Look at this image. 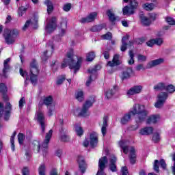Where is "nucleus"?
I'll use <instances>...</instances> for the list:
<instances>
[{
    "label": "nucleus",
    "instance_id": "nucleus-1",
    "mask_svg": "<svg viewBox=\"0 0 175 175\" xmlns=\"http://www.w3.org/2000/svg\"><path fill=\"white\" fill-rule=\"evenodd\" d=\"M74 52L73 49H69L66 55V58L63 60L62 63V68H66L69 66L71 70H74V73H77L78 70H80V66H81V62H83V57H77V63L75 62L73 59Z\"/></svg>",
    "mask_w": 175,
    "mask_h": 175
},
{
    "label": "nucleus",
    "instance_id": "nucleus-2",
    "mask_svg": "<svg viewBox=\"0 0 175 175\" xmlns=\"http://www.w3.org/2000/svg\"><path fill=\"white\" fill-rule=\"evenodd\" d=\"M20 75L24 77L25 80H30L33 85H36L38 83V75H39V69L36 60H33L30 64V72L28 73L27 71L20 68Z\"/></svg>",
    "mask_w": 175,
    "mask_h": 175
},
{
    "label": "nucleus",
    "instance_id": "nucleus-3",
    "mask_svg": "<svg viewBox=\"0 0 175 175\" xmlns=\"http://www.w3.org/2000/svg\"><path fill=\"white\" fill-rule=\"evenodd\" d=\"M130 112L133 116H136V114L138 116L136 118L137 124L143 122L148 114V111L146 109V106L140 104H135Z\"/></svg>",
    "mask_w": 175,
    "mask_h": 175
},
{
    "label": "nucleus",
    "instance_id": "nucleus-4",
    "mask_svg": "<svg viewBox=\"0 0 175 175\" xmlns=\"http://www.w3.org/2000/svg\"><path fill=\"white\" fill-rule=\"evenodd\" d=\"M53 136V130H50L49 133H46L45 136V139L42 145L39 143V141H34L33 142V150L36 152H41L42 155H46L47 153V150L49 148V143H50V139Z\"/></svg>",
    "mask_w": 175,
    "mask_h": 175
},
{
    "label": "nucleus",
    "instance_id": "nucleus-5",
    "mask_svg": "<svg viewBox=\"0 0 175 175\" xmlns=\"http://www.w3.org/2000/svg\"><path fill=\"white\" fill-rule=\"evenodd\" d=\"M119 146L122 148L124 154H128L129 152V159L132 165L136 163V151L135 148L129 147V142L122 139L119 142Z\"/></svg>",
    "mask_w": 175,
    "mask_h": 175
},
{
    "label": "nucleus",
    "instance_id": "nucleus-6",
    "mask_svg": "<svg viewBox=\"0 0 175 175\" xmlns=\"http://www.w3.org/2000/svg\"><path fill=\"white\" fill-rule=\"evenodd\" d=\"M53 102H54L53 96H48L42 97L39 103V106H42V105L49 106L48 109V116L49 117H51V116H53V113L55 111V107L53 105Z\"/></svg>",
    "mask_w": 175,
    "mask_h": 175
},
{
    "label": "nucleus",
    "instance_id": "nucleus-7",
    "mask_svg": "<svg viewBox=\"0 0 175 175\" xmlns=\"http://www.w3.org/2000/svg\"><path fill=\"white\" fill-rule=\"evenodd\" d=\"M18 35V30L13 29L12 30L9 29H5L3 36L7 44H13L16 42V38Z\"/></svg>",
    "mask_w": 175,
    "mask_h": 175
},
{
    "label": "nucleus",
    "instance_id": "nucleus-8",
    "mask_svg": "<svg viewBox=\"0 0 175 175\" xmlns=\"http://www.w3.org/2000/svg\"><path fill=\"white\" fill-rule=\"evenodd\" d=\"M54 40L59 42V38L57 40L55 37L53 38V40H50L46 43V50L43 53L41 56L42 61H46L47 58H50V57L53 55V53H54Z\"/></svg>",
    "mask_w": 175,
    "mask_h": 175
},
{
    "label": "nucleus",
    "instance_id": "nucleus-9",
    "mask_svg": "<svg viewBox=\"0 0 175 175\" xmlns=\"http://www.w3.org/2000/svg\"><path fill=\"white\" fill-rule=\"evenodd\" d=\"M95 103V98L92 97L85 102L80 110L79 116L81 117H88L90 116V107Z\"/></svg>",
    "mask_w": 175,
    "mask_h": 175
},
{
    "label": "nucleus",
    "instance_id": "nucleus-10",
    "mask_svg": "<svg viewBox=\"0 0 175 175\" xmlns=\"http://www.w3.org/2000/svg\"><path fill=\"white\" fill-rule=\"evenodd\" d=\"M124 2L126 3H128V2H130V8L129 6H125L122 9L123 14L124 16H131V14H133L135 13V9L137 8L138 3L136 0H123Z\"/></svg>",
    "mask_w": 175,
    "mask_h": 175
},
{
    "label": "nucleus",
    "instance_id": "nucleus-11",
    "mask_svg": "<svg viewBox=\"0 0 175 175\" xmlns=\"http://www.w3.org/2000/svg\"><path fill=\"white\" fill-rule=\"evenodd\" d=\"M12 110V105L10 103H6L5 107L3 109V104L0 103V117L4 116V120L8 121L10 117V111Z\"/></svg>",
    "mask_w": 175,
    "mask_h": 175
},
{
    "label": "nucleus",
    "instance_id": "nucleus-12",
    "mask_svg": "<svg viewBox=\"0 0 175 175\" xmlns=\"http://www.w3.org/2000/svg\"><path fill=\"white\" fill-rule=\"evenodd\" d=\"M57 19L55 17H52L51 19H46V26L45 27L46 32L48 33H51L54 32L57 29Z\"/></svg>",
    "mask_w": 175,
    "mask_h": 175
},
{
    "label": "nucleus",
    "instance_id": "nucleus-13",
    "mask_svg": "<svg viewBox=\"0 0 175 175\" xmlns=\"http://www.w3.org/2000/svg\"><path fill=\"white\" fill-rule=\"evenodd\" d=\"M167 93L166 92H161L157 96V102L154 104V107L156 109H161L165 105V102H166V99H167Z\"/></svg>",
    "mask_w": 175,
    "mask_h": 175
},
{
    "label": "nucleus",
    "instance_id": "nucleus-14",
    "mask_svg": "<svg viewBox=\"0 0 175 175\" xmlns=\"http://www.w3.org/2000/svg\"><path fill=\"white\" fill-rule=\"evenodd\" d=\"M106 163H107V157H103L99 159L98 170L97 172L96 175H106V173H105Z\"/></svg>",
    "mask_w": 175,
    "mask_h": 175
},
{
    "label": "nucleus",
    "instance_id": "nucleus-15",
    "mask_svg": "<svg viewBox=\"0 0 175 175\" xmlns=\"http://www.w3.org/2000/svg\"><path fill=\"white\" fill-rule=\"evenodd\" d=\"M100 68V66H96L95 68H90L88 70V72L90 73V76L88 77L87 81H86V85L87 87H90L91 85V83L96 79V70Z\"/></svg>",
    "mask_w": 175,
    "mask_h": 175
},
{
    "label": "nucleus",
    "instance_id": "nucleus-16",
    "mask_svg": "<svg viewBox=\"0 0 175 175\" xmlns=\"http://www.w3.org/2000/svg\"><path fill=\"white\" fill-rule=\"evenodd\" d=\"M36 120L38 121L40 124L41 129L42 132H44L45 125H44V114L42 110L39 109L36 113Z\"/></svg>",
    "mask_w": 175,
    "mask_h": 175
},
{
    "label": "nucleus",
    "instance_id": "nucleus-17",
    "mask_svg": "<svg viewBox=\"0 0 175 175\" xmlns=\"http://www.w3.org/2000/svg\"><path fill=\"white\" fill-rule=\"evenodd\" d=\"M117 157L114 154H111L108 160V165L111 172H117Z\"/></svg>",
    "mask_w": 175,
    "mask_h": 175
},
{
    "label": "nucleus",
    "instance_id": "nucleus-18",
    "mask_svg": "<svg viewBox=\"0 0 175 175\" xmlns=\"http://www.w3.org/2000/svg\"><path fill=\"white\" fill-rule=\"evenodd\" d=\"M142 91H143L142 85H135L127 91V95H129V96H131L132 95H137L138 94H142Z\"/></svg>",
    "mask_w": 175,
    "mask_h": 175
},
{
    "label": "nucleus",
    "instance_id": "nucleus-19",
    "mask_svg": "<svg viewBox=\"0 0 175 175\" xmlns=\"http://www.w3.org/2000/svg\"><path fill=\"white\" fill-rule=\"evenodd\" d=\"M98 17L97 12H92L87 17L82 18L80 20V23L84 24L85 23H92V21H95V19Z\"/></svg>",
    "mask_w": 175,
    "mask_h": 175
},
{
    "label": "nucleus",
    "instance_id": "nucleus-20",
    "mask_svg": "<svg viewBox=\"0 0 175 175\" xmlns=\"http://www.w3.org/2000/svg\"><path fill=\"white\" fill-rule=\"evenodd\" d=\"M38 18H39L38 16H33V18H31V19L30 21H27L25 25L23 27V30L27 31V29H28V27H29V25H31V27L33 28H35L33 27V25H36V24H38Z\"/></svg>",
    "mask_w": 175,
    "mask_h": 175
},
{
    "label": "nucleus",
    "instance_id": "nucleus-21",
    "mask_svg": "<svg viewBox=\"0 0 175 175\" xmlns=\"http://www.w3.org/2000/svg\"><path fill=\"white\" fill-rule=\"evenodd\" d=\"M77 163L79 165L81 173H85V170L87 169V163H85L84 157L79 156L77 159Z\"/></svg>",
    "mask_w": 175,
    "mask_h": 175
},
{
    "label": "nucleus",
    "instance_id": "nucleus-22",
    "mask_svg": "<svg viewBox=\"0 0 175 175\" xmlns=\"http://www.w3.org/2000/svg\"><path fill=\"white\" fill-rule=\"evenodd\" d=\"M165 62L164 58H159L154 60H152L148 62L146 65L147 69H150L151 68H154V66H157V65H161V64H163Z\"/></svg>",
    "mask_w": 175,
    "mask_h": 175
},
{
    "label": "nucleus",
    "instance_id": "nucleus-23",
    "mask_svg": "<svg viewBox=\"0 0 175 175\" xmlns=\"http://www.w3.org/2000/svg\"><path fill=\"white\" fill-rule=\"evenodd\" d=\"M90 145L92 147H96L98 145V133L92 132L90 133Z\"/></svg>",
    "mask_w": 175,
    "mask_h": 175
},
{
    "label": "nucleus",
    "instance_id": "nucleus-24",
    "mask_svg": "<svg viewBox=\"0 0 175 175\" xmlns=\"http://www.w3.org/2000/svg\"><path fill=\"white\" fill-rule=\"evenodd\" d=\"M120 55H115L113 56V60L109 61L107 64L108 66H111V68H113V66H117V65H120L121 64V61H120Z\"/></svg>",
    "mask_w": 175,
    "mask_h": 175
},
{
    "label": "nucleus",
    "instance_id": "nucleus-25",
    "mask_svg": "<svg viewBox=\"0 0 175 175\" xmlns=\"http://www.w3.org/2000/svg\"><path fill=\"white\" fill-rule=\"evenodd\" d=\"M154 132V129L152 127H144L139 130V135L142 136H148V135H151Z\"/></svg>",
    "mask_w": 175,
    "mask_h": 175
},
{
    "label": "nucleus",
    "instance_id": "nucleus-26",
    "mask_svg": "<svg viewBox=\"0 0 175 175\" xmlns=\"http://www.w3.org/2000/svg\"><path fill=\"white\" fill-rule=\"evenodd\" d=\"M66 133H68V131L65 130L63 128L60 129L59 138L62 142H69V140L70 139V138L68 136V135H66Z\"/></svg>",
    "mask_w": 175,
    "mask_h": 175
},
{
    "label": "nucleus",
    "instance_id": "nucleus-27",
    "mask_svg": "<svg viewBox=\"0 0 175 175\" xmlns=\"http://www.w3.org/2000/svg\"><path fill=\"white\" fill-rule=\"evenodd\" d=\"M161 120V116L152 115L146 120L147 124H157Z\"/></svg>",
    "mask_w": 175,
    "mask_h": 175
},
{
    "label": "nucleus",
    "instance_id": "nucleus-28",
    "mask_svg": "<svg viewBox=\"0 0 175 175\" xmlns=\"http://www.w3.org/2000/svg\"><path fill=\"white\" fill-rule=\"evenodd\" d=\"M116 92H117V88L114 86L111 89L105 90V95L107 99H110V98H112Z\"/></svg>",
    "mask_w": 175,
    "mask_h": 175
},
{
    "label": "nucleus",
    "instance_id": "nucleus-29",
    "mask_svg": "<svg viewBox=\"0 0 175 175\" xmlns=\"http://www.w3.org/2000/svg\"><path fill=\"white\" fill-rule=\"evenodd\" d=\"M107 121H109V117L105 116L103 118V126L101 127V132L103 136H105L107 132Z\"/></svg>",
    "mask_w": 175,
    "mask_h": 175
},
{
    "label": "nucleus",
    "instance_id": "nucleus-30",
    "mask_svg": "<svg viewBox=\"0 0 175 175\" xmlns=\"http://www.w3.org/2000/svg\"><path fill=\"white\" fill-rule=\"evenodd\" d=\"M133 115L129 111V113L124 114V116L121 118V124L125 125V124H128L129 121H131V118Z\"/></svg>",
    "mask_w": 175,
    "mask_h": 175
},
{
    "label": "nucleus",
    "instance_id": "nucleus-31",
    "mask_svg": "<svg viewBox=\"0 0 175 175\" xmlns=\"http://www.w3.org/2000/svg\"><path fill=\"white\" fill-rule=\"evenodd\" d=\"M133 73V70L132 68H129L126 70H124L122 74V79L124 80V79H129L131 77V75Z\"/></svg>",
    "mask_w": 175,
    "mask_h": 175
},
{
    "label": "nucleus",
    "instance_id": "nucleus-32",
    "mask_svg": "<svg viewBox=\"0 0 175 175\" xmlns=\"http://www.w3.org/2000/svg\"><path fill=\"white\" fill-rule=\"evenodd\" d=\"M9 62H10V58H8L4 61V68L3 69V73L4 76L6 77V73L9 72V70L10 69V66H9Z\"/></svg>",
    "mask_w": 175,
    "mask_h": 175
},
{
    "label": "nucleus",
    "instance_id": "nucleus-33",
    "mask_svg": "<svg viewBox=\"0 0 175 175\" xmlns=\"http://www.w3.org/2000/svg\"><path fill=\"white\" fill-rule=\"evenodd\" d=\"M129 39V36L128 35L124 36L122 38V46L120 48L121 51H125V50H126V46H128V44H126V41H128Z\"/></svg>",
    "mask_w": 175,
    "mask_h": 175
},
{
    "label": "nucleus",
    "instance_id": "nucleus-34",
    "mask_svg": "<svg viewBox=\"0 0 175 175\" xmlns=\"http://www.w3.org/2000/svg\"><path fill=\"white\" fill-rule=\"evenodd\" d=\"M75 131L77 136H83V135L84 134V130L80 124H75Z\"/></svg>",
    "mask_w": 175,
    "mask_h": 175
},
{
    "label": "nucleus",
    "instance_id": "nucleus-35",
    "mask_svg": "<svg viewBox=\"0 0 175 175\" xmlns=\"http://www.w3.org/2000/svg\"><path fill=\"white\" fill-rule=\"evenodd\" d=\"M167 84L163 83H159L157 85H156L154 88V90H157V91H165L166 87Z\"/></svg>",
    "mask_w": 175,
    "mask_h": 175
},
{
    "label": "nucleus",
    "instance_id": "nucleus-36",
    "mask_svg": "<svg viewBox=\"0 0 175 175\" xmlns=\"http://www.w3.org/2000/svg\"><path fill=\"white\" fill-rule=\"evenodd\" d=\"M44 3L47 6V12L50 14V13L54 10V5H53V3L49 0H46Z\"/></svg>",
    "mask_w": 175,
    "mask_h": 175
},
{
    "label": "nucleus",
    "instance_id": "nucleus-37",
    "mask_svg": "<svg viewBox=\"0 0 175 175\" xmlns=\"http://www.w3.org/2000/svg\"><path fill=\"white\" fill-rule=\"evenodd\" d=\"M75 98L79 102H83L84 100V92L81 90L77 91L75 94Z\"/></svg>",
    "mask_w": 175,
    "mask_h": 175
},
{
    "label": "nucleus",
    "instance_id": "nucleus-38",
    "mask_svg": "<svg viewBox=\"0 0 175 175\" xmlns=\"http://www.w3.org/2000/svg\"><path fill=\"white\" fill-rule=\"evenodd\" d=\"M142 8L147 11L154 10L155 9V4L146 3L142 5Z\"/></svg>",
    "mask_w": 175,
    "mask_h": 175
},
{
    "label": "nucleus",
    "instance_id": "nucleus-39",
    "mask_svg": "<svg viewBox=\"0 0 175 175\" xmlns=\"http://www.w3.org/2000/svg\"><path fill=\"white\" fill-rule=\"evenodd\" d=\"M94 59H95L94 52L91 51L86 54V61H88V62H91L94 61Z\"/></svg>",
    "mask_w": 175,
    "mask_h": 175
},
{
    "label": "nucleus",
    "instance_id": "nucleus-40",
    "mask_svg": "<svg viewBox=\"0 0 175 175\" xmlns=\"http://www.w3.org/2000/svg\"><path fill=\"white\" fill-rule=\"evenodd\" d=\"M141 22L144 25H150L151 24V19L144 16H141Z\"/></svg>",
    "mask_w": 175,
    "mask_h": 175
},
{
    "label": "nucleus",
    "instance_id": "nucleus-41",
    "mask_svg": "<svg viewBox=\"0 0 175 175\" xmlns=\"http://www.w3.org/2000/svg\"><path fill=\"white\" fill-rule=\"evenodd\" d=\"M107 15L108 16L110 21H116V20H117V18L116 17L114 12H113L111 10L107 11Z\"/></svg>",
    "mask_w": 175,
    "mask_h": 175
},
{
    "label": "nucleus",
    "instance_id": "nucleus-42",
    "mask_svg": "<svg viewBox=\"0 0 175 175\" xmlns=\"http://www.w3.org/2000/svg\"><path fill=\"white\" fill-rule=\"evenodd\" d=\"M105 27V25H95L92 27L91 31L92 32H99V31H102V29H103Z\"/></svg>",
    "mask_w": 175,
    "mask_h": 175
},
{
    "label": "nucleus",
    "instance_id": "nucleus-43",
    "mask_svg": "<svg viewBox=\"0 0 175 175\" xmlns=\"http://www.w3.org/2000/svg\"><path fill=\"white\" fill-rule=\"evenodd\" d=\"M39 175H46V165L44 164H41L38 168Z\"/></svg>",
    "mask_w": 175,
    "mask_h": 175
},
{
    "label": "nucleus",
    "instance_id": "nucleus-44",
    "mask_svg": "<svg viewBox=\"0 0 175 175\" xmlns=\"http://www.w3.org/2000/svg\"><path fill=\"white\" fill-rule=\"evenodd\" d=\"M27 10H28V7L22 6L19 8L18 10V16H20V17L23 16Z\"/></svg>",
    "mask_w": 175,
    "mask_h": 175
},
{
    "label": "nucleus",
    "instance_id": "nucleus-45",
    "mask_svg": "<svg viewBox=\"0 0 175 175\" xmlns=\"http://www.w3.org/2000/svg\"><path fill=\"white\" fill-rule=\"evenodd\" d=\"M129 55L130 57V59L129 60V65H133V64H135V59L133 58H135V54H133V51H130L129 53Z\"/></svg>",
    "mask_w": 175,
    "mask_h": 175
},
{
    "label": "nucleus",
    "instance_id": "nucleus-46",
    "mask_svg": "<svg viewBox=\"0 0 175 175\" xmlns=\"http://www.w3.org/2000/svg\"><path fill=\"white\" fill-rule=\"evenodd\" d=\"M165 91L169 94H173L175 91V87L173 85H167L165 88Z\"/></svg>",
    "mask_w": 175,
    "mask_h": 175
},
{
    "label": "nucleus",
    "instance_id": "nucleus-47",
    "mask_svg": "<svg viewBox=\"0 0 175 175\" xmlns=\"http://www.w3.org/2000/svg\"><path fill=\"white\" fill-rule=\"evenodd\" d=\"M16 131H14L13 135L11 136V138H10L12 151H14V137H16Z\"/></svg>",
    "mask_w": 175,
    "mask_h": 175
},
{
    "label": "nucleus",
    "instance_id": "nucleus-48",
    "mask_svg": "<svg viewBox=\"0 0 175 175\" xmlns=\"http://www.w3.org/2000/svg\"><path fill=\"white\" fill-rule=\"evenodd\" d=\"M159 140H161V136L159 135V133H154L153 136H152V141L154 143H158V142H159Z\"/></svg>",
    "mask_w": 175,
    "mask_h": 175
},
{
    "label": "nucleus",
    "instance_id": "nucleus-49",
    "mask_svg": "<svg viewBox=\"0 0 175 175\" xmlns=\"http://www.w3.org/2000/svg\"><path fill=\"white\" fill-rule=\"evenodd\" d=\"M25 139V135L23 133H19L18 135V140L19 144H23L24 143V139Z\"/></svg>",
    "mask_w": 175,
    "mask_h": 175
},
{
    "label": "nucleus",
    "instance_id": "nucleus-50",
    "mask_svg": "<svg viewBox=\"0 0 175 175\" xmlns=\"http://www.w3.org/2000/svg\"><path fill=\"white\" fill-rule=\"evenodd\" d=\"M72 9V4L70 3L64 4L63 6V10L64 12H69Z\"/></svg>",
    "mask_w": 175,
    "mask_h": 175
},
{
    "label": "nucleus",
    "instance_id": "nucleus-51",
    "mask_svg": "<svg viewBox=\"0 0 175 175\" xmlns=\"http://www.w3.org/2000/svg\"><path fill=\"white\" fill-rule=\"evenodd\" d=\"M25 104V97H22L18 102L19 109H23L24 107Z\"/></svg>",
    "mask_w": 175,
    "mask_h": 175
},
{
    "label": "nucleus",
    "instance_id": "nucleus-52",
    "mask_svg": "<svg viewBox=\"0 0 175 175\" xmlns=\"http://www.w3.org/2000/svg\"><path fill=\"white\" fill-rule=\"evenodd\" d=\"M165 21L169 24L170 25H175V21L173 19V18L167 17L165 18Z\"/></svg>",
    "mask_w": 175,
    "mask_h": 175
},
{
    "label": "nucleus",
    "instance_id": "nucleus-53",
    "mask_svg": "<svg viewBox=\"0 0 175 175\" xmlns=\"http://www.w3.org/2000/svg\"><path fill=\"white\" fill-rule=\"evenodd\" d=\"M137 59L139 62H144V61H146L147 57L143 55H138Z\"/></svg>",
    "mask_w": 175,
    "mask_h": 175
},
{
    "label": "nucleus",
    "instance_id": "nucleus-54",
    "mask_svg": "<svg viewBox=\"0 0 175 175\" xmlns=\"http://www.w3.org/2000/svg\"><path fill=\"white\" fill-rule=\"evenodd\" d=\"M7 91L6 85L5 83H2L0 84V92L2 94H5V92Z\"/></svg>",
    "mask_w": 175,
    "mask_h": 175
},
{
    "label": "nucleus",
    "instance_id": "nucleus-55",
    "mask_svg": "<svg viewBox=\"0 0 175 175\" xmlns=\"http://www.w3.org/2000/svg\"><path fill=\"white\" fill-rule=\"evenodd\" d=\"M154 44H157V46H161L162 43H163V40L162 38H157L156 39H154Z\"/></svg>",
    "mask_w": 175,
    "mask_h": 175
},
{
    "label": "nucleus",
    "instance_id": "nucleus-56",
    "mask_svg": "<svg viewBox=\"0 0 175 175\" xmlns=\"http://www.w3.org/2000/svg\"><path fill=\"white\" fill-rule=\"evenodd\" d=\"M101 38H103V39H106L107 40H110V39L112 38L111 33L108 32L106 34L103 35Z\"/></svg>",
    "mask_w": 175,
    "mask_h": 175
},
{
    "label": "nucleus",
    "instance_id": "nucleus-57",
    "mask_svg": "<svg viewBox=\"0 0 175 175\" xmlns=\"http://www.w3.org/2000/svg\"><path fill=\"white\" fill-rule=\"evenodd\" d=\"M135 70L137 72H140V70H146V67H144V65L143 64H138L136 66Z\"/></svg>",
    "mask_w": 175,
    "mask_h": 175
},
{
    "label": "nucleus",
    "instance_id": "nucleus-58",
    "mask_svg": "<svg viewBox=\"0 0 175 175\" xmlns=\"http://www.w3.org/2000/svg\"><path fill=\"white\" fill-rule=\"evenodd\" d=\"M159 163V161H158V160H155L154 163V170H155V172H157V173L159 172V167L158 166V164Z\"/></svg>",
    "mask_w": 175,
    "mask_h": 175
},
{
    "label": "nucleus",
    "instance_id": "nucleus-59",
    "mask_svg": "<svg viewBox=\"0 0 175 175\" xmlns=\"http://www.w3.org/2000/svg\"><path fill=\"white\" fill-rule=\"evenodd\" d=\"M121 172L122 175H129V172H128V168L126 167H122Z\"/></svg>",
    "mask_w": 175,
    "mask_h": 175
},
{
    "label": "nucleus",
    "instance_id": "nucleus-60",
    "mask_svg": "<svg viewBox=\"0 0 175 175\" xmlns=\"http://www.w3.org/2000/svg\"><path fill=\"white\" fill-rule=\"evenodd\" d=\"M23 175H29V169L25 167L22 170Z\"/></svg>",
    "mask_w": 175,
    "mask_h": 175
},
{
    "label": "nucleus",
    "instance_id": "nucleus-61",
    "mask_svg": "<svg viewBox=\"0 0 175 175\" xmlns=\"http://www.w3.org/2000/svg\"><path fill=\"white\" fill-rule=\"evenodd\" d=\"M147 46L149 47H152L154 44H155V41L154 39H152L146 42Z\"/></svg>",
    "mask_w": 175,
    "mask_h": 175
},
{
    "label": "nucleus",
    "instance_id": "nucleus-62",
    "mask_svg": "<svg viewBox=\"0 0 175 175\" xmlns=\"http://www.w3.org/2000/svg\"><path fill=\"white\" fill-rule=\"evenodd\" d=\"M159 165L161 166L162 168L166 169V162H165V160L161 159L159 161Z\"/></svg>",
    "mask_w": 175,
    "mask_h": 175
},
{
    "label": "nucleus",
    "instance_id": "nucleus-63",
    "mask_svg": "<svg viewBox=\"0 0 175 175\" xmlns=\"http://www.w3.org/2000/svg\"><path fill=\"white\" fill-rule=\"evenodd\" d=\"M65 81V77H62L61 78H59L57 81V84L60 85L64 83Z\"/></svg>",
    "mask_w": 175,
    "mask_h": 175
},
{
    "label": "nucleus",
    "instance_id": "nucleus-64",
    "mask_svg": "<svg viewBox=\"0 0 175 175\" xmlns=\"http://www.w3.org/2000/svg\"><path fill=\"white\" fill-rule=\"evenodd\" d=\"M50 175H58V171H57V169L53 168L50 172Z\"/></svg>",
    "mask_w": 175,
    "mask_h": 175
}]
</instances>
